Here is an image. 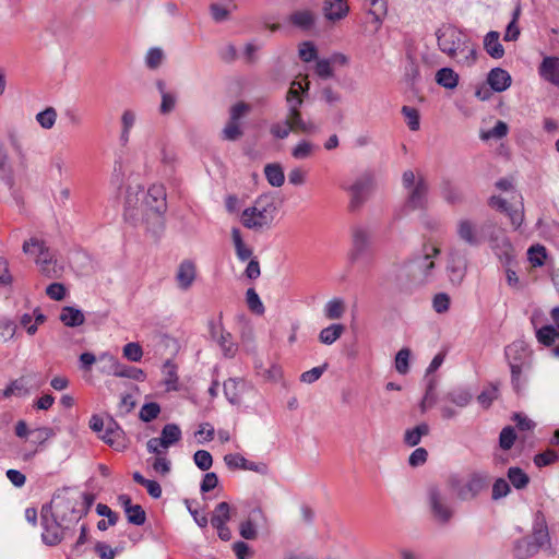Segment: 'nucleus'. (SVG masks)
<instances>
[{"label": "nucleus", "mask_w": 559, "mask_h": 559, "mask_svg": "<svg viewBox=\"0 0 559 559\" xmlns=\"http://www.w3.org/2000/svg\"><path fill=\"white\" fill-rule=\"evenodd\" d=\"M102 439L116 451H123L127 449L126 432L112 418L107 424Z\"/></svg>", "instance_id": "20"}, {"label": "nucleus", "mask_w": 559, "mask_h": 559, "mask_svg": "<svg viewBox=\"0 0 559 559\" xmlns=\"http://www.w3.org/2000/svg\"><path fill=\"white\" fill-rule=\"evenodd\" d=\"M163 371L166 374L165 378V384L167 386V390L170 391H177V382H178V376H177V366L170 360H166L163 366Z\"/></svg>", "instance_id": "45"}, {"label": "nucleus", "mask_w": 559, "mask_h": 559, "mask_svg": "<svg viewBox=\"0 0 559 559\" xmlns=\"http://www.w3.org/2000/svg\"><path fill=\"white\" fill-rule=\"evenodd\" d=\"M430 433V427L427 423H420L417 426L406 429L404 432L403 442L409 447L414 448L418 445L423 439Z\"/></svg>", "instance_id": "28"}, {"label": "nucleus", "mask_w": 559, "mask_h": 559, "mask_svg": "<svg viewBox=\"0 0 559 559\" xmlns=\"http://www.w3.org/2000/svg\"><path fill=\"white\" fill-rule=\"evenodd\" d=\"M84 319L82 310L72 306L63 307L60 313V321L69 328L82 325L84 323Z\"/></svg>", "instance_id": "34"}, {"label": "nucleus", "mask_w": 559, "mask_h": 559, "mask_svg": "<svg viewBox=\"0 0 559 559\" xmlns=\"http://www.w3.org/2000/svg\"><path fill=\"white\" fill-rule=\"evenodd\" d=\"M408 190L406 206L411 210H424L428 204L429 185L424 177H419L416 185Z\"/></svg>", "instance_id": "15"}, {"label": "nucleus", "mask_w": 559, "mask_h": 559, "mask_svg": "<svg viewBox=\"0 0 559 559\" xmlns=\"http://www.w3.org/2000/svg\"><path fill=\"white\" fill-rule=\"evenodd\" d=\"M123 356L132 362H138L143 356L142 347L139 343H128L123 346Z\"/></svg>", "instance_id": "60"}, {"label": "nucleus", "mask_w": 559, "mask_h": 559, "mask_svg": "<svg viewBox=\"0 0 559 559\" xmlns=\"http://www.w3.org/2000/svg\"><path fill=\"white\" fill-rule=\"evenodd\" d=\"M251 106L249 104L245 102H238L230 107L228 120L239 123L240 119L249 114Z\"/></svg>", "instance_id": "57"}, {"label": "nucleus", "mask_w": 559, "mask_h": 559, "mask_svg": "<svg viewBox=\"0 0 559 559\" xmlns=\"http://www.w3.org/2000/svg\"><path fill=\"white\" fill-rule=\"evenodd\" d=\"M82 519L76 510V504L70 500L58 504L56 510H53L52 501L43 504L40 509L41 542L53 547L72 538L76 531L75 527Z\"/></svg>", "instance_id": "1"}, {"label": "nucleus", "mask_w": 559, "mask_h": 559, "mask_svg": "<svg viewBox=\"0 0 559 559\" xmlns=\"http://www.w3.org/2000/svg\"><path fill=\"white\" fill-rule=\"evenodd\" d=\"M531 544H533L537 550L544 549L550 546V536L545 516L542 512H537L534 519Z\"/></svg>", "instance_id": "18"}, {"label": "nucleus", "mask_w": 559, "mask_h": 559, "mask_svg": "<svg viewBox=\"0 0 559 559\" xmlns=\"http://www.w3.org/2000/svg\"><path fill=\"white\" fill-rule=\"evenodd\" d=\"M436 82L448 90H453L457 86L459 75L451 68H441L436 73Z\"/></svg>", "instance_id": "38"}, {"label": "nucleus", "mask_w": 559, "mask_h": 559, "mask_svg": "<svg viewBox=\"0 0 559 559\" xmlns=\"http://www.w3.org/2000/svg\"><path fill=\"white\" fill-rule=\"evenodd\" d=\"M466 270L467 255L465 250L451 248L448 253L445 272L453 286L461 285L466 275Z\"/></svg>", "instance_id": "12"}, {"label": "nucleus", "mask_w": 559, "mask_h": 559, "mask_svg": "<svg viewBox=\"0 0 559 559\" xmlns=\"http://www.w3.org/2000/svg\"><path fill=\"white\" fill-rule=\"evenodd\" d=\"M124 514L128 523L132 525L141 526L146 521V513L140 504H133L127 512H124Z\"/></svg>", "instance_id": "48"}, {"label": "nucleus", "mask_w": 559, "mask_h": 559, "mask_svg": "<svg viewBox=\"0 0 559 559\" xmlns=\"http://www.w3.org/2000/svg\"><path fill=\"white\" fill-rule=\"evenodd\" d=\"M292 131V126L286 120L275 122L270 127V133L272 136L280 140L286 139Z\"/></svg>", "instance_id": "59"}, {"label": "nucleus", "mask_w": 559, "mask_h": 559, "mask_svg": "<svg viewBox=\"0 0 559 559\" xmlns=\"http://www.w3.org/2000/svg\"><path fill=\"white\" fill-rule=\"evenodd\" d=\"M516 440V433L512 426L502 429L499 436V445L502 450H510Z\"/></svg>", "instance_id": "56"}, {"label": "nucleus", "mask_w": 559, "mask_h": 559, "mask_svg": "<svg viewBox=\"0 0 559 559\" xmlns=\"http://www.w3.org/2000/svg\"><path fill=\"white\" fill-rule=\"evenodd\" d=\"M349 260L352 263L361 262L365 265L369 264L372 260L371 235L362 227H355L353 229V243Z\"/></svg>", "instance_id": "10"}, {"label": "nucleus", "mask_w": 559, "mask_h": 559, "mask_svg": "<svg viewBox=\"0 0 559 559\" xmlns=\"http://www.w3.org/2000/svg\"><path fill=\"white\" fill-rule=\"evenodd\" d=\"M345 312V302L341 298H333L325 304L324 316L330 320H337Z\"/></svg>", "instance_id": "41"}, {"label": "nucleus", "mask_w": 559, "mask_h": 559, "mask_svg": "<svg viewBox=\"0 0 559 559\" xmlns=\"http://www.w3.org/2000/svg\"><path fill=\"white\" fill-rule=\"evenodd\" d=\"M224 462L229 469H245L252 471L261 475H266L269 473V467L263 462H252L247 460L239 453H229L224 456Z\"/></svg>", "instance_id": "16"}, {"label": "nucleus", "mask_w": 559, "mask_h": 559, "mask_svg": "<svg viewBox=\"0 0 559 559\" xmlns=\"http://www.w3.org/2000/svg\"><path fill=\"white\" fill-rule=\"evenodd\" d=\"M411 349L403 347L395 355V369L400 374H407L409 371Z\"/></svg>", "instance_id": "47"}, {"label": "nucleus", "mask_w": 559, "mask_h": 559, "mask_svg": "<svg viewBox=\"0 0 559 559\" xmlns=\"http://www.w3.org/2000/svg\"><path fill=\"white\" fill-rule=\"evenodd\" d=\"M193 461L201 471H209L213 464V457L206 450H198L193 455Z\"/></svg>", "instance_id": "58"}, {"label": "nucleus", "mask_w": 559, "mask_h": 559, "mask_svg": "<svg viewBox=\"0 0 559 559\" xmlns=\"http://www.w3.org/2000/svg\"><path fill=\"white\" fill-rule=\"evenodd\" d=\"M473 399V394L465 388H454L444 393L442 401L450 402L457 407L467 406Z\"/></svg>", "instance_id": "29"}, {"label": "nucleus", "mask_w": 559, "mask_h": 559, "mask_svg": "<svg viewBox=\"0 0 559 559\" xmlns=\"http://www.w3.org/2000/svg\"><path fill=\"white\" fill-rule=\"evenodd\" d=\"M558 459L559 455L557 454V452L551 449H548L542 453L536 454L534 456V463L538 467H544L555 463L556 461H558Z\"/></svg>", "instance_id": "62"}, {"label": "nucleus", "mask_w": 559, "mask_h": 559, "mask_svg": "<svg viewBox=\"0 0 559 559\" xmlns=\"http://www.w3.org/2000/svg\"><path fill=\"white\" fill-rule=\"evenodd\" d=\"M317 19V14L312 10L301 9L292 12L287 21L295 28L304 33H310L316 27Z\"/></svg>", "instance_id": "19"}, {"label": "nucleus", "mask_w": 559, "mask_h": 559, "mask_svg": "<svg viewBox=\"0 0 559 559\" xmlns=\"http://www.w3.org/2000/svg\"><path fill=\"white\" fill-rule=\"evenodd\" d=\"M181 439V430L176 424H166L160 432L159 443L167 449Z\"/></svg>", "instance_id": "36"}, {"label": "nucleus", "mask_w": 559, "mask_h": 559, "mask_svg": "<svg viewBox=\"0 0 559 559\" xmlns=\"http://www.w3.org/2000/svg\"><path fill=\"white\" fill-rule=\"evenodd\" d=\"M521 15V4L520 2L516 3L513 12H512V20L507 26L506 34L503 39L507 41L516 40L520 36V28L518 26V20Z\"/></svg>", "instance_id": "44"}, {"label": "nucleus", "mask_w": 559, "mask_h": 559, "mask_svg": "<svg viewBox=\"0 0 559 559\" xmlns=\"http://www.w3.org/2000/svg\"><path fill=\"white\" fill-rule=\"evenodd\" d=\"M224 395L231 405L241 404V395L247 388V382L239 378H229L224 382Z\"/></svg>", "instance_id": "23"}, {"label": "nucleus", "mask_w": 559, "mask_h": 559, "mask_svg": "<svg viewBox=\"0 0 559 559\" xmlns=\"http://www.w3.org/2000/svg\"><path fill=\"white\" fill-rule=\"evenodd\" d=\"M66 165V156L62 151H57L55 154L51 155L49 159L48 169L49 171L57 177L62 176V171Z\"/></svg>", "instance_id": "53"}, {"label": "nucleus", "mask_w": 559, "mask_h": 559, "mask_svg": "<svg viewBox=\"0 0 559 559\" xmlns=\"http://www.w3.org/2000/svg\"><path fill=\"white\" fill-rule=\"evenodd\" d=\"M264 176L267 182L274 188H280L285 182L284 170L278 163L266 164L264 166Z\"/></svg>", "instance_id": "35"}, {"label": "nucleus", "mask_w": 559, "mask_h": 559, "mask_svg": "<svg viewBox=\"0 0 559 559\" xmlns=\"http://www.w3.org/2000/svg\"><path fill=\"white\" fill-rule=\"evenodd\" d=\"M246 301L248 305V308L255 314H263L265 311V308L255 292L254 288H248L246 292Z\"/></svg>", "instance_id": "50"}, {"label": "nucleus", "mask_w": 559, "mask_h": 559, "mask_svg": "<svg viewBox=\"0 0 559 559\" xmlns=\"http://www.w3.org/2000/svg\"><path fill=\"white\" fill-rule=\"evenodd\" d=\"M508 478L516 489L525 488L530 483L528 475L520 467L513 466L508 469Z\"/></svg>", "instance_id": "42"}, {"label": "nucleus", "mask_w": 559, "mask_h": 559, "mask_svg": "<svg viewBox=\"0 0 559 559\" xmlns=\"http://www.w3.org/2000/svg\"><path fill=\"white\" fill-rule=\"evenodd\" d=\"M0 180L9 188L16 204L22 205L23 200L14 188V175L10 165L0 168Z\"/></svg>", "instance_id": "40"}, {"label": "nucleus", "mask_w": 559, "mask_h": 559, "mask_svg": "<svg viewBox=\"0 0 559 559\" xmlns=\"http://www.w3.org/2000/svg\"><path fill=\"white\" fill-rule=\"evenodd\" d=\"M31 247L36 248L38 251L36 264L39 266L40 273L47 278H60L63 267L50 255L49 248L46 246L45 241L32 237L29 240L24 241L22 247L23 252L26 254L32 253Z\"/></svg>", "instance_id": "7"}, {"label": "nucleus", "mask_w": 559, "mask_h": 559, "mask_svg": "<svg viewBox=\"0 0 559 559\" xmlns=\"http://www.w3.org/2000/svg\"><path fill=\"white\" fill-rule=\"evenodd\" d=\"M243 135L239 123L228 120L222 130V139L226 141H237Z\"/></svg>", "instance_id": "54"}, {"label": "nucleus", "mask_w": 559, "mask_h": 559, "mask_svg": "<svg viewBox=\"0 0 559 559\" xmlns=\"http://www.w3.org/2000/svg\"><path fill=\"white\" fill-rule=\"evenodd\" d=\"M266 518L261 508L251 510L248 520L243 521L239 527V534L247 540H253L258 536L257 526L260 522H265Z\"/></svg>", "instance_id": "21"}, {"label": "nucleus", "mask_w": 559, "mask_h": 559, "mask_svg": "<svg viewBox=\"0 0 559 559\" xmlns=\"http://www.w3.org/2000/svg\"><path fill=\"white\" fill-rule=\"evenodd\" d=\"M456 235L461 241L472 248H476L486 241L484 228L467 218L457 222Z\"/></svg>", "instance_id": "13"}, {"label": "nucleus", "mask_w": 559, "mask_h": 559, "mask_svg": "<svg viewBox=\"0 0 559 559\" xmlns=\"http://www.w3.org/2000/svg\"><path fill=\"white\" fill-rule=\"evenodd\" d=\"M163 59H164L163 50L158 47H153V48L148 49V51L146 53L145 63H146L147 68L154 70L160 66Z\"/></svg>", "instance_id": "61"}, {"label": "nucleus", "mask_w": 559, "mask_h": 559, "mask_svg": "<svg viewBox=\"0 0 559 559\" xmlns=\"http://www.w3.org/2000/svg\"><path fill=\"white\" fill-rule=\"evenodd\" d=\"M453 495L448 486L430 485L427 488V503L435 522L441 525L448 524L454 515Z\"/></svg>", "instance_id": "4"}, {"label": "nucleus", "mask_w": 559, "mask_h": 559, "mask_svg": "<svg viewBox=\"0 0 559 559\" xmlns=\"http://www.w3.org/2000/svg\"><path fill=\"white\" fill-rule=\"evenodd\" d=\"M345 326L341 323H333L322 329L319 333V341L325 345H332L344 333Z\"/></svg>", "instance_id": "37"}, {"label": "nucleus", "mask_w": 559, "mask_h": 559, "mask_svg": "<svg viewBox=\"0 0 559 559\" xmlns=\"http://www.w3.org/2000/svg\"><path fill=\"white\" fill-rule=\"evenodd\" d=\"M506 356L511 368L512 383L520 390V377L522 370L528 366L531 353L523 342H514L506 348Z\"/></svg>", "instance_id": "9"}, {"label": "nucleus", "mask_w": 559, "mask_h": 559, "mask_svg": "<svg viewBox=\"0 0 559 559\" xmlns=\"http://www.w3.org/2000/svg\"><path fill=\"white\" fill-rule=\"evenodd\" d=\"M513 551L518 559H527L538 552L537 548L531 544V537L526 536L515 542Z\"/></svg>", "instance_id": "39"}, {"label": "nucleus", "mask_w": 559, "mask_h": 559, "mask_svg": "<svg viewBox=\"0 0 559 559\" xmlns=\"http://www.w3.org/2000/svg\"><path fill=\"white\" fill-rule=\"evenodd\" d=\"M276 207L271 198L259 197L254 204L243 210L241 223L248 229L260 230L271 226Z\"/></svg>", "instance_id": "6"}, {"label": "nucleus", "mask_w": 559, "mask_h": 559, "mask_svg": "<svg viewBox=\"0 0 559 559\" xmlns=\"http://www.w3.org/2000/svg\"><path fill=\"white\" fill-rule=\"evenodd\" d=\"M518 199L514 203H510L501 197H491V206L504 213L514 228H519L524 221L523 199L520 194Z\"/></svg>", "instance_id": "14"}, {"label": "nucleus", "mask_w": 559, "mask_h": 559, "mask_svg": "<svg viewBox=\"0 0 559 559\" xmlns=\"http://www.w3.org/2000/svg\"><path fill=\"white\" fill-rule=\"evenodd\" d=\"M57 119V111L53 107H47L45 110L38 112L36 115V121L39 123V126L44 129H51Z\"/></svg>", "instance_id": "49"}, {"label": "nucleus", "mask_w": 559, "mask_h": 559, "mask_svg": "<svg viewBox=\"0 0 559 559\" xmlns=\"http://www.w3.org/2000/svg\"><path fill=\"white\" fill-rule=\"evenodd\" d=\"M342 189L349 193L348 209L350 212L358 211L367 202L374 189V174L366 170L360 174L349 186H342Z\"/></svg>", "instance_id": "8"}, {"label": "nucleus", "mask_w": 559, "mask_h": 559, "mask_svg": "<svg viewBox=\"0 0 559 559\" xmlns=\"http://www.w3.org/2000/svg\"><path fill=\"white\" fill-rule=\"evenodd\" d=\"M495 255L500 261L501 265L506 270L507 283L510 287L520 289V280L514 271V266L518 264L515 251L509 240L503 239L501 246L495 247Z\"/></svg>", "instance_id": "11"}, {"label": "nucleus", "mask_w": 559, "mask_h": 559, "mask_svg": "<svg viewBox=\"0 0 559 559\" xmlns=\"http://www.w3.org/2000/svg\"><path fill=\"white\" fill-rule=\"evenodd\" d=\"M112 372V376L120 377V378H128L135 381H144L145 380V372L136 367L133 366H127L119 362L114 364V368L110 370Z\"/></svg>", "instance_id": "33"}, {"label": "nucleus", "mask_w": 559, "mask_h": 559, "mask_svg": "<svg viewBox=\"0 0 559 559\" xmlns=\"http://www.w3.org/2000/svg\"><path fill=\"white\" fill-rule=\"evenodd\" d=\"M212 17L215 22L221 23L227 20L229 15V8L225 3H212L210 5Z\"/></svg>", "instance_id": "64"}, {"label": "nucleus", "mask_w": 559, "mask_h": 559, "mask_svg": "<svg viewBox=\"0 0 559 559\" xmlns=\"http://www.w3.org/2000/svg\"><path fill=\"white\" fill-rule=\"evenodd\" d=\"M176 278L181 289H188L195 278L194 263L190 260L182 261L178 267Z\"/></svg>", "instance_id": "27"}, {"label": "nucleus", "mask_w": 559, "mask_h": 559, "mask_svg": "<svg viewBox=\"0 0 559 559\" xmlns=\"http://www.w3.org/2000/svg\"><path fill=\"white\" fill-rule=\"evenodd\" d=\"M542 76L559 86V58L546 57L539 68Z\"/></svg>", "instance_id": "30"}, {"label": "nucleus", "mask_w": 559, "mask_h": 559, "mask_svg": "<svg viewBox=\"0 0 559 559\" xmlns=\"http://www.w3.org/2000/svg\"><path fill=\"white\" fill-rule=\"evenodd\" d=\"M302 99H295L294 105L288 106L285 120L292 126L293 131H300L304 133H312L317 127L311 121H305L300 111Z\"/></svg>", "instance_id": "17"}, {"label": "nucleus", "mask_w": 559, "mask_h": 559, "mask_svg": "<svg viewBox=\"0 0 559 559\" xmlns=\"http://www.w3.org/2000/svg\"><path fill=\"white\" fill-rule=\"evenodd\" d=\"M401 112L407 120V126L412 131H417L420 127V117L416 108L403 106Z\"/></svg>", "instance_id": "55"}, {"label": "nucleus", "mask_w": 559, "mask_h": 559, "mask_svg": "<svg viewBox=\"0 0 559 559\" xmlns=\"http://www.w3.org/2000/svg\"><path fill=\"white\" fill-rule=\"evenodd\" d=\"M528 261L533 266H543L547 259V250L542 245H534L527 250Z\"/></svg>", "instance_id": "46"}, {"label": "nucleus", "mask_w": 559, "mask_h": 559, "mask_svg": "<svg viewBox=\"0 0 559 559\" xmlns=\"http://www.w3.org/2000/svg\"><path fill=\"white\" fill-rule=\"evenodd\" d=\"M140 194L144 195V188L140 183L128 186L124 200V216L127 218H133L135 216L134 211L140 202Z\"/></svg>", "instance_id": "26"}, {"label": "nucleus", "mask_w": 559, "mask_h": 559, "mask_svg": "<svg viewBox=\"0 0 559 559\" xmlns=\"http://www.w3.org/2000/svg\"><path fill=\"white\" fill-rule=\"evenodd\" d=\"M145 222L147 229L158 235L164 229V213L167 210L166 193L162 186H152L145 194Z\"/></svg>", "instance_id": "5"}, {"label": "nucleus", "mask_w": 559, "mask_h": 559, "mask_svg": "<svg viewBox=\"0 0 559 559\" xmlns=\"http://www.w3.org/2000/svg\"><path fill=\"white\" fill-rule=\"evenodd\" d=\"M328 364L324 362L321 366L314 367L308 371H305L300 376V381L304 383H313L317 380L320 379V377L323 374V372L326 370Z\"/></svg>", "instance_id": "63"}, {"label": "nucleus", "mask_w": 559, "mask_h": 559, "mask_svg": "<svg viewBox=\"0 0 559 559\" xmlns=\"http://www.w3.org/2000/svg\"><path fill=\"white\" fill-rule=\"evenodd\" d=\"M440 50L462 66L475 63L477 52L464 32L452 25H444L436 33Z\"/></svg>", "instance_id": "2"}, {"label": "nucleus", "mask_w": 559, "mask_h": 559, "mask_svg": "<svg viewBox=\"0 0 559 559\" xmlns=\"http://www.w3.org/2000/svg\"><path fill=\"white\" fill-rule=\"evenodd\" d=\"M538 342L545 346H554L551 352L552 355L559 358V334L554 325L542 326L536 332Z\"/></svg>", "instance_id": "25"}, {"label": "nucleus", "mask_w": 559, "mask_h": 559, "mask_svg": "<svg viewBox=\"0 0 559 559\" xmlns=\"http://www.w3.org/2000/svg\"><path fill=\"white\" fill-rule=\"evenodd\" d=\"M159 413H160V406L158 403H156V402L145 403L140 409L139 418L144 423H151L152 420L157 418Z\"/></svg>", "instance_id": "51"}, {"label": "nucleus", "mask_w": 559, "mask_h": 559, "mask_svg": "<svg viewBox=\"0 0 559 559\" xmlns=\"http://www.w3.org/2000/svg\"><path fill=\"white\" fill-rule=\"evenodd\" d=\"M348 11L347 0H324L323 2V14L328 21H340L348 14Z\"/></svg>", "instance_id": "24"}, {"label": "nucleus", "mask_w": 559, "mask_h": 559, "mask_svg": "<svg viewBox=\"0 0 559 559\" xmlns=\"http://www.w3.org/2000/svg\"><path fill=\"white\" fill-rule=\"evenodd\" d=\"M216 343L219 345L225 357L231 358L235 356L237 347L231 341V334L229 332L225 331L224 333H221V336L217 338Z\"/></svg>", "instance_id": "52"}, {"label": "nucleus", "mask_w": 559, "mask_h": 559, "mask_svg": "<svg viewBox=\"0 0 559 559\" xmlns=\"http://www.w3.org/2000/svg\"><path fill=\"white\" fill-rule=\"evenodd\" d=\"M28 394L29 390L26 386V381L23 377L11 381L2 392L3 397H10L12 395L25 396Z\"/></svg>", "instance_id": "43"}, {"label": "nucleus", "mask_w": 559, "mask_h": 559, "mask_svg": "<svg viewBox=\"0 0 559 559\" xmlns=\"http://www.w3.org/2000/svg\"><path fill=\"white\" fill-rule=\"evenodd\" d=\"M444 483L448 486L450 492L453 496H456L459 499L463 501L473 499L472 490H469L468 479H465L460 474L449 475Z\"/></svg>", "instance_id": "22"}, {"label": "nucleus", "mask_w": 559, "mask_h": 559, "mask_svg": "<svg viewBox=\"0 0 559 559\" xmlns=\"http://www.w3.org/2000/svg\"><path fill=\"white\" fill-rule=\"evenodd\" d=\"M440 193L448 204L455 205L463 201L461 191L448 178H442L440 182Z\"/></svg>", "instance_id": "32"}, {"label": "nucleus", "mask_w": 559, "mask_h": 559, "mask_svg": "<svg viewBox=\"0 0 559 559\" xmlns=\"http://www.w3.org/2000/svg\"><path fill=\"white\" fill-rule=\"evenodd\" d=\"M424 255L412 259L409 262L399 269L395 277L396 286L401 292L412 293L413 286L415 285V280L409 283H404V278L408 277L411 273L416 271L420 273V278L416 281V284L419 285L426 283L431 275V272L436 266L432 258L437 257L440 253V250L435 246L426 245L424 247Z\"/></svg>", "instance_id": "3"}, {"label": "nucleus", "mask_w": 559, "mask_h": 559, "mask_svg": "<svg viewBox=\"0 0 559 559\" xmlns=\"http://www.w3.org/2000/svg\"><path fill=\"white\" fill-rule=\"evenodd\" d=\"M512 78L510 73L502 68L491 69V92L501 93L511 86Z\"/></svg>", "instance_id": "31"}]
</instances>
